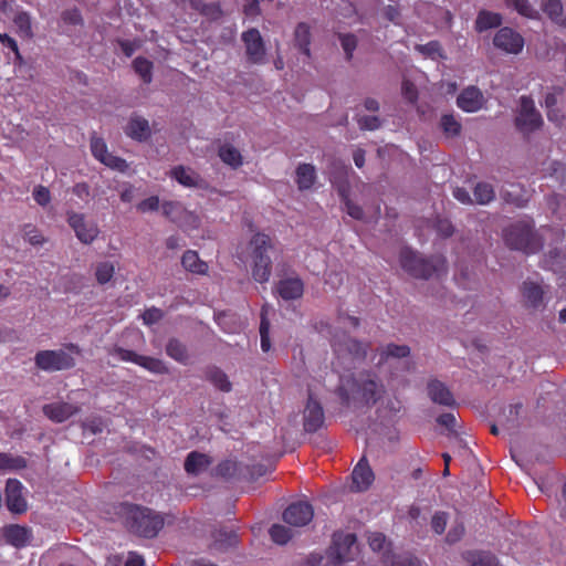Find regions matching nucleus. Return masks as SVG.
<instances>
[{
	"label": "nucleus",
	"mask_w": 566,
	"mask_h": 566,
	"mask_svg": "<svg viewBox=\"0 0 566 566\" xmlns=\"http://www.w3.org/2000/svg\"><path fill=\"white\" fill-rule=\"evenodd\" d=\"M333 347L338 354L347 352L354 358L361 359L366 356L368 346L354 338L343 335L342 337H334Z\"/></svg>",
	"instance_id": "nucleus-19"
},
{
	"label": "nucleus",
	"mask_w": 566,
	"mask_h": 566,
	"mask_svg": "<svg viewBox=\"0 0 566 566\" xmlns=\"http://www.w3.org/2000/svg\"><path fill=\"white\" fill-rule=\"evenodd\" d=\"M269 533L272 541L279 545L286 544L294 536V533L290 527L281 524L272 525Z\"/></svg>",
	"instance_id": "nucleus-44"
},
{
	"label": "nucleus",
	"mask_w": 566,
	"mask_h": 566,
	"mask_svg": "<svg viewBox=\"0 0 566 566\" xmlns=\"http://www.w3.org/2000/svg\"><path fill=\"white\" fill-rule=\"evenodd\" d=\"M368 544L374 552L381 553V560L385 566H420V562L416 557L391 553L389 543L381 533H370Z\"/></svg>",
	"instance_id": "nucleus-7"
},
{
	"label": "nucleus",
	"mask_w": 566,
	"mask_h": 566,
	"mask_svg": "<svg viewBox=\"0 0 566 566\" xmlns=\"http://www.w3.org/2000/svg\"><path fill=\"white\" fill-rule=\"evenodd\" d=\"M61 21L64 25L75 27L83 23V18L77 8H71L62 12Z\"/></svg>",
	"instance_id": "nucleus-51"
},
{
	"label": "nucleus",
	"mask_w": 566,
	"mask_h": 566,
	"mask_svg": "<svg viewBox=\"0 0 566 566\" xmlns=\"http://www.w3.org/2000/svg\"><path fill=\"white\" fill-rule=\"evenodd\" d=\"M67 222L74 230L76 238L84 244L92 243L99 233L97 224L87 220L83 213L67 212Z\"/></svg>",
	"instance_id": "nucleus-11"
},
{
	"label": "nucleus",
	"mask_w": 566,
	"mask_h": 566,
	"mask_svg": "<svg viewBox=\"0 0 566 566\" xmlns=\"http://www.w3.org/2000/svg\"><path fill=\"white\" fill-rule=\"evenodd\" d=\"M23 485L15 479H9L6 485V503L10 512L21 514L27 511V501L22 494Z\"/></svg>",
	"instance_id": "nucleus-14"
},
{
	"label": "nucleus",
	"mask_w": 566,
	"mask_h": 566,
	"mask_svg": "<svg viewBox=\"0 0 566 566\" xmlns=\"http://www.w3.org/2000/svg\"><path fill=\"white\" fill-rule=\"evenodd\" d=\"M14 25L21 33H28L31 29V18L27 12H18L14 17Z\"/></svg>",
	"instance_id": "nucleus-57"
},
{
	"label": "nucleus",
	"mask_w": 566,
	"mask_h": 566,
	"mask_svg": "<svg viewBox=\"0 0 566 566\" xmlns=\"http://www.w3.org/2000/svg\"><path fill=\"white\" fill-rule=\"evenodd\" d=\"M410 348L407 345L388 344L381 350V358L379 363H382L389 357L403 358L409 356Z\"/></svg>",
	"instance_id": "nucleus-46"
},
{
	"label": "nucleus",
	"mask_w": 566,
	"mask_h": 566,
	"mask_svg": "<svg viewBox=\"0 0 566 566\" xmlns=\"http://www.w3.org/2000/svg\"><path fill=\"white\" fill-rule=\"evenodd\" d=\"M102 164L118 171H125L128 168L126 160L112 154L106 156Z\"/></svg>",
	"instance_id": "nucleus-58"
},
{
	"label": "nucleus",
	"mask_w": 566,
	"mask_h": 566,
	"mask_svg": "<svg viewBox=\"0 0 566 566\" xmlns=\"http://www.w3.org/2000/svg\"><path fill=\"white\" fill-rule=\"evenodd\" d=\"M401 92L403 97L410 103H415L418 98L417 87L407 78L402 81Z\"/></svg>",
	"instance_id": "nucleus-59"
},
{
	"label": "nucleus",
	"mask_w": 566,
	"mask_h": 566,
	"mask_svg": "<svg viewBox=\"0 0 566 566\" xmlns=\"http://www.w3.org/2000/svg\"><path fill=\"white\" fill-rule=\"evenodd\" d=\"M91 150L93 156L101 163L111 153L107 150V146L102 138L92 137L91 139Z\"/></svg>",
	"instance_id": "nucleus-53"
},
{
	"label": "nucleus",
	"mask_w": 566,
	"mask_h": 566,
	"mask_svg": "<svg viewBox=\"0 0 566 566\" xmlns=\"http://www.w3.org/2000/svg\"><path fill=\"white\" fill-rule=\"evenodd\" d=\"M210 465L208 455L200 452H190L185 461V470L189 474L198 475L205 472Z\"/></svg>",
	"instance_id": "nucleus-25"
},
{
	"label": "nucleus",
	"mask_w": 566,
	"mask_h": 566,
	"mask_svg": "<svg viewBox=\"0 0 566 566\" xmlns=\"http://www.w3.org/2000/svg\"><path fill=\"white\" fill-rule=\"evenodd\" d=\"M42 411L51 421L61 423L76 415L80 408L65 401H56L44 405Z\"/></svg>",
	"instance_id": "nucleus-16"
},
{
	"label": "nucleus",
	"mask_w": 566,
	"mask_h": 566,
	"mask_svg": "<svg viewBox=\"0 0 566 566\" xmlns=\"http://www.w3.org/2000/svg\"><path fill=\"white\" fill-rule=\"evenodd\" d=\"M25 467L27 461L23 457L0 452V471L13 472L22 470Z\"/></svg>",
	"instance_id": "nucleus-36"
},
{
	"label": "nucleus",
	"mask_w": 566,
	"mask_h": 566,
	"mask_svg": "<svg viewBox=\"0 0 566 566\" xmlns=\"http://www.w3.org/2000/svg\"><path fill=\"white\" fill-rule=\"evenodd\" d=\"M505 242L511 249L535 253L542 243L528 223L517 222L505 230Z\"/></svg>",
	"instance_id": "nucleus-6"
},
{
	"label": "nucleus",
	"mask_w": 566,
	"mask_h": 566,
	"mask_svg": "<svg viewBox=\"0 0 566 566\" xmlns=\"http://www.w3.org/2000/svg\"><path fill=\"white\" fill-rule=\"evenodd\" d=\"M304 430L306 432L317 431L324 423V411L321 403L314 399L312 394L308 395V399L304 409Z\"/></svg>",
	"instance_id": "nucleus-15"
},
{
	"label": "nucleus",
	"mask_w": 566,
	"mask_h": 566,
	"mask_svg": "<svg viewBox=\"0 0 566 566\" xmlns=\"http://www.w3.org/2000/svg\"><path fill=\"white\" fill-rule=\"evenodd\" d=\"M436 230L439 235L448 238L453 233V226L447 219H438L436 222Z\"/></svg>",
	"instance_id": "nucleus-62"
},
{
	"label": "nucleus",
	"mask_w": 566,
	"mask_h": 566,
	"mask_svg": "<svg viewBox=\"0 0 566 566\" xmlns=\"http://www.w3.org/2000/svg\"><path fill=\"white\" fill-rule=\"evenodd\" d=\"M440 126L448 137H455L461 133V124L452 114H444L440 119Z\"/></svg>",
	"instance_id": "nucleus-43"
},
{
	"label": "nucleus",
	"mask_w": 566,
	"mask_h": 566,
	"mask_svg": "<svg viewBox=\"0 0 566 566\" xmlns=\"http://www.w3.org/2000/svg\"><path fill=\"white\" fill-rule=\"evenodd\" d=\"M358 554L356 545V535L353 533L336 532L333 535V542L328 549V556L333 564L342 565L354 560Z\"/></svg>",
	"instance_id": "nucleus-8"
},
{
	"label": "nucleus",
	"mask_w": 566,
	"mask_h": 566,
	"mask_svg": "<svg viewBox=\"0 0 566 566\" xmlns=\"http://www.w3.org/2000/svg\"><path fill=\"white\" fill-rule=\"evenodd\" d=\"M218 473L226 478H232L242 474L240 464L234 460H226L218 465Z\"/></svg>",
	"instance_id": "nucleus-50"
},
{
	"label": "nucleus",
	"mask_w": 566,
	"mask_h": 566,
	"mask_svg": "<svg viewBox=\"0 0 566 566\" xmlns=\"http://www.w3.org/2000/svg\"><path fill=\"white\" fill-rule=\"evenodd\" d=\"M399 262L401 268L416 279L428 280L433 276L440 277L448 271L444 256L432 255L429 259H424L409 248H403L400 251Z\"/></svg>",
	"instance_id": "nucleus-2"
},
{
	"label": "nucleus",
	"mask_w": 566,
	"mask_h": 566,
	"mask_svg": "<svg viewBox=\"0 0 566 566\" xmlns=\"http://www.w3.org/2000/svg\"><path fill=\"white\" fill-rule=\"evenodd\" d=\"M415 49L421 55L431 60L446 57L440 43L436 40L429 41L428 43L424 44H416Z\"/></svg>",
	"instance_id": "nucleus-41"
},
{
	"label": "nucleus",
	"mask_w": 566,
	"mask_h": 566,
	"mask_svg": "<svg viewBox=\"0 0 566 566\" xmlns=\"http://www.w3.org/2000/svg\"><path fill=\"white\" fill-rule=\"evenodd\" d=\"M207 379L221 391L229 392L231 390V382L228 376L217 367L207 369Z\"/></svg>",
	"instance_id": "nucleus-38"
},
{
	"label": "nucleus",
	"mask_w": 566,
	"mask_h": 566,
	"mask_svg": "<svg viewBox=\"0 0 566 566\" xmlns=\"http://www.w3.org/2000/svg\"><path fill=\"white\" fill-rule=\"evenodd\" d=\"M344 398L361 401L367 405L375 403L384 392V386L376 375L370 373H358L342 382Z\"/></svg>",
	"instance_id": "nucleus-3"
},
{
	"label": "nucleus",
	"mask_w": 566,
	"mask_h": 566,
	"mask_svg": "<svg viewBox=\"0 0 566 566\" xmlns=\"http://www.w3.org/2000/svg\"><path fill=\"white\" fill-rule=\"evenodd\" d=\"M316 179L315 167L311 164H301L296 169V184L300 190L310 189Z\"/></svg>",
	"instance_id": "nucleus-29"
},
{
	"label": "nucleus",
	"mask_w": 566,
	"mask_h": 566,
	"mask_svg": "<svg viewBox=\"0 0 566 566\" xmlns=\"http://www.w3.org/2000/svg\"><path fill=\"white\" fill-rule=\"evenodd\" d=\"M337 190L345 205L346 212L354 219L360 220L364 217L363 209L348 198V187L345 182L337 184Z\"/></svg>",
	"instance_id": "nucleus-34"
},
{
	"label": "nucleus",
	"mask_w": 566,
	"mask_h": 566,
	"mask_svg": "<svg viewBox=\"0 0 566 566\" xmlns=\"http://www.w3.org/2000/svg\"><path fill=\"white\" fill-rule=\"evenodd\" d=\"M166 353L170 358L181 364H186L189 358L186 345L176 338L168 340Z\"/></svg>",
	"instance_id": "nucleus-37"
},
{
	"label": "nucleus",
	"mask_w": 566,
	"mask_h": 566,
	"mask_svg": "<svg viewBox=\"0 0 566 566\" xmlns=\"http://www.w3.org/2000/svg\"><path fill=\"white\" fill-rule=\"evenodd\" d=\"M339 45L342 46L345 57L350 60L353 52L357 46V38H338Z\"/></svg>",
	"instance_id": "nucleus-60"
},
{
	"label": "nucleus",
	"mask_w": 566,
	"mask_h": 566,
	"mask_svg": "<svg viewBox=\"0 0 566 566\" xmlns=\"http://www.w3.org/2000/svg\"><path fill=\"white\" fill-rule=\"evenodd\" d=\"M516 128L523 134H530L543 125L541 113L536 109L534 101L528 96L520 98V108L515 118Z\"/></svg>",
	"instance_id": "nucleus-9"
},
{
	"label": "nucleus",
	"mask_w": 566,
	"mask_h": 566,
	"mask_svg": "<svg viewBox=\"0 0 566 566\" xmlns=\"http://www.w3.org/2000/svg\"><path fill=\"white\" fill-rule=\"evenodd\" d=\"M159 208V198L149 197L138 203L137 209L142 212L156 211Z\"/></svg>",
	"instance_id": "nucleus-63"
},
{
	"label": "nucleus",
	"mask_w": 566,
	"mask_h": 566,
	"mask_svg": "<svg viewBox=\"0 0 566 566\" xmlns=\"http://www.w3.org/2000/svg\"><path fill=\"white\" fill-rule=\"evenodd\" d=\"M276 291L283 300H295L303 295L304 284L300 277H286L279 282Z\"/></svg>",
	"instance_id": "nucleus-23"
},
{
	"label": "nucleus",
	"mask_w": 566,
	"mask_h": 566,
	"mask_svg": "<svg viewBox=\"0 0 566 566\" xmlns=\"http://www.w3.org/2000/svg\"><path fill=\"white\" fill-rule=\"evenodd\" d=\"M247 46V54L249 59L259 63L262 62L265 55V48L263 43V38H243Z\"/></svg>",
	"instance_id": "nucleus-32"
},
{
	"label": "nucleus",
	"mask_w": 566,
	"mask_h": 566,
	"mask_svg": "<svg viewBox=\"0 0 566 566\" xmlns=\"http://www.w3.org/2000/svg\"><path fill=\"white\" fill-rule=\"evenodd\" d=\"M213 545L218 549H227L238 544V535L233 530L220 527L213 534Z\"/></svg>",
	"instance_id": "nucleus-28"
},
{
	"label": "nucleus",
	"mask_w": 566,
	"mask_h": 566,
	"mask_svg": "<svg viewBox=\"0 0 566 566\" xmlns=\"http://www.w3.org/2000/svg\"><path fill=\"white\" fill-rule=\"evenodd\" d=\"M112 355L123 361L134 363L154 374L161 375L168 373V368L165 363L158 358L143 356L122 347H115L112 352Z\"/></svg>",
	"instance_id": "nucleus-10"
},
{
	"label": "nucleus",
	"mask_w": 566,
	"mask_h": 566,
	"mask_svg": "<svg viewBox=\"0 0 566 566\" xmlns=\"http://www.w3.org/2000/svg\"><path fill=\"white\" fill-rule=\"evenodd\" d=\"M81 349L75 344H67L60 349L40 350L34 356L35 366L45 373H56L72 369L76 365L75 356Z\"/></svg>",
	"instance_id": "nucleus-4"
},
{
	"label": "nucleus",
	"mask_w": 566,
	"mask_h": 566,
	"mask_svg": "<svg viewBox=\"0 0 566 566\" xmlns=\"http://www.w3.org/2000/svg\"><path fill=\"white\" fill-rule=\"evenodd\" d=\"M252 258V276L256 282L265 283L271 275V255L272 243L264 233H256L250 242Z\"/></svg>",
	"instance_id": "nucleus-5"
},
{
	"label": "nucleus",
	"mask_w": 566,
	"mask_h": 566,
	"mask_svg": "<svg viewBox=\"0 0 566 566\" xmlns=\"http://www.w3.org/2000/svg\"><path fill=\"white\" fill-rule=\"evenodd\" d=\"M169 176L186 188L208 189V182L192 168L182 165L174 167Z\"/></svg>",
	"instance_id": "nucleus-13"
},
{
	"label": "nucleus",
	"mask_w": 566,
	"mask_h": 566,
	"mask_svg": "<svg viewBox=\"0 0 566 566\" xmlns=\"http://www.w3.org/2000/svg\"><path fill=\"white\" fill-rule=\"evenodd\" d=\"M473 203L488 205L495 198V191L492 185L488 182H479L473 190Z\"/></svg>",
	"instance_id": "nucleus-39"
},
{
	"label": "nucleus",
	"mask_w": 566,
	"mask_h": 566,
	"mask_svg": "<svg viewBox=\"0 0 566 566\" xmlns=\"http://www.w3.org/2000/svg\"><path fill=\"white\" fill-rule=\"evenodd\" d=\"M115 266L109 261H104L97 264L95 275L99 284H105L111 281L114 275Z\"/></svg>",
	"instance_id": "nucleus-49"
},
{
	"label": "nucleus",
	"mask_w": 566,
	"mask_h": 566,
	"mask_svg": "<svg viewBox=\"0 0 566 566\" xmlns=\"http://www.w3.org/2000/svg\"><path fill=\"white\" fill-rule=\"evenodd\" d=\"M32 196L35 202L42 207L48 206L51 201L50 190L41 185L34 187Z\"/></svg>",
	"instance_id": "nucleus-55"
},
{
	"label": "nucleus",
	"mask_w": 566,
	"mask_h": 566,
	"mask_svg": "<svg viewBox=\"0 0 566 566\" xmlns=\"http://www.w3.org/2000/svg\"><path fill=\"white\" fill-rule=\"evenodd\" d=\"M502 17L499 13L481 11L476 18L475 28L478 32H485L500 27Z\"/></svg>",
	"instance_id": "nucleus-31"
},
{
	"label": "nucleus",
	"mask_w": 566,
	"mask_h": 566,
	"mask_svg": "<svg viewBox=\"0 0 566 566\" xmlns=\"http://www.w3.org/2000/svg\"><path fill=\"white\" fill-rule=\"evenodd\" d=\"M314 516V511L307 502H295L289 505L283 512V521L293 527L307 525Z\"/></svg>",
	"instance_id": "nucleus-12"
},
{
	"label": "nucleus",
	"mask_w": 566,
	"mask_h": 566,
	"mask_svg": "<svg viewBox=\"0 0 566 566\" xmlns=\"http://www.w3.org/2000/svg\"><path fill=\"white\" fill-rule=\"evenodd\" d=\"M447 526V514L437 512L431 520V527L437 534H442Z\"/></svg>",
	"instance_id": "nucleus-61"
},
{
	"label": "nucleus",
	"mask_w": 566,
	"mask_h": 566,
	"mask_svg": "<svg viewBox=\"0 0 566 566\" xmlns=\"http://www.w3.org/2000/svg\"><path fill=\"white\" fill-rule=\"evenodd\" d=\"M135 72L139 75L145 84L153 81V63L144 57H136L133 62Z\"/></svg>",
	"instance_id": "nucleus-42"
},
{
	"label": "nucleus",
	"mask_w": 566,
	"mask_h": 566,
	"mask_svg": "<svg viewBox=\"0 0 566 566\" xmlns=\"http://www.w3.org/2000/svg\"><path fill=\"white\" fill-rule=\"evenodd\" d=\"M190 6L211 20H217L222 14L219 3L216 2L203 3L201 0H190Z\"/></svg>",
	"instance_id": "nucleus-40"
},
{
	"label": "nucleus",
	"mask_w": 566,
	"mask_h": 566,
	"mask_svg": "<svg viewBox=\"0 0 566 566\" xmlns=\"http://www.w3.org/2000/svg\"><path fill=\"white\" fill-rule=\"evenodd\" d=\"M118 514L130 532L143 537H155L164 526L163 517L147 507L123 503Z\"/></svg>",
	"instance_id": "nucleus-1"
},
{
	"label": "nucleus",
	"mask_w": 566,
	"mask_h": 566,
	"mask_svg": "<svg viewBox=\"0 0 566 566\" xmlns=\"http://www.w3.org/2000/svg\"><path fill=\"white\" fill-rule=\"evenodd\" d=\"M543 287L532 281H526L523 283V296L533 308H538L543 305Z\"/></svg>",
	"instance_id": "nucleus-26"
},
{
	"label": "nucleus",
	"mask_w": 566,
	"mask_h": 566,
	"mask_svg": "<svg viewBox=\"0 0 566 566\" xmlns=\"http://www.w3.org/2000/svg\"><path fill=\"white\" fill-rule=\"evenodd\" d=\"M161 210L165 217L174 222H180L181 216L186 213L185 209L179 202L165 201L161 205Z\"/></svg>",
	"instance_id": "nucleus-48"
},
{
	"label": "nucleus",
	"mask_w": 566,
	"mask_h": 566,
	"mask_svg": "<svg viewBox=\"0 0 566 566\" xmlns=\"http://www.w3.org/2000/svg\"><path fill=\"white\" fill-rule=\"evenodd\" d=\"M464 558L470 566H499L496 557L489 552H468L465 553Z\"/></svg>",
	"instance_id": "nucleus-30"
},
{
	"label": "nucleus",
	"mask_w": 566,
	"mask_h": 566,
	"mask_svg": "<svg viewBox=\"0 0 566 566\" xmlns=\"http://www.w3.org/2000/svg\"><path fill=\"white\" fill-rule=\"evenodd\" d=\"M520 192V187L512 185L511 190H504L502 196L506 202L513 203L517 207H523L526 203L527 199L522 197Z\"/></svg>",
	"instance_id": "nucleus-52"
},
{
	"label": "nucleus",
	"mask_w": 566,
	"mask_h": 566,
	"mask_svg": "<svg viewBox=\"0 0 566 566\" xmlns=\"http://www.w3.org/2000/svg\"><path fill=\"white\" fill-rule=\"evenodd\" d=\"M142 317L146 325H151V324H155L158 321H160V318L163 317V313L160 310L153 307V308L146 310L143 313Z\"/></svg>",
	"instance_id": "nucleus-64"
},
{
	"label": "nucleus",
	"mask_w": 566,
	"mask_h": 566,
	"mask_svg": "<svg viewBox=\"0 0 566 566\" xmlns=\"http://www.w3.org/2000/svg\"><path fill=\"white\" fill-rule=\"evenodd\" d=\"M564 88L559 86L553 87L552 92L547 93L545 97V107L547 109V118L556 123L560 127L566 128V116L559 115L556 108L558 103L563 102Z\"/></svg>",
	"instance_id": "nucleus-18"
},
{
	"label": "nucleus",
	"mask_w": 566,
	"mask_h": 566,
	"mask_svg": "<svg viewBox=\"0 0 566 566\" xmlns=\"http://www.w3.org/2000/svg\"><path fill=\"white\" fill-rule=\"evenodd\" d=\"M3 536L10 545L14 547H23L30 541V531L20 525H9L3 530Z\"/></svg>",
	"instance_id": "nucleus-24"
},
{
	"label": "nucleus",
	"mask_w": 566,
	"mask_h": 566,
	"mask_svg": "<svg viewBox=\"0 0 566 566\" xmlns=\"http://www.w3.org/2000/svg\"><path fill=\"white\" fill-rule=\"evenodd\" d=\"M218 156L223 164L233 169L239 168L243 164L240 150L230 144L221 145L218 149Z\"/></svg>",
	"instance_id": "nucleus-27"
},
{
	"label": "nucleus",
	"mask_w": 566,
	"mask_h": 566,
	"mask_svg": "<svg viewBox=\"0 0 566 566\" xmlns=\"http://www.w3.org/2000/svg\"><path fill=\"white\" fill-rule=\"evenodd\" d=\"M22 232H23V238L33 245L41 244L43 242V237L31 224H25L22 229Z\"/></svg>",
	"instance_id": "nucleus-56"
},
{
	"label": "nucleus",
	"mask_w": 566,
	"mask_h": 566,
	"mask_svg": "<svg viewBox=\"0 0 566 566\" xmlns=\"http://www.w3.org/2000/svg\"><path fill=\"white\" fill-rule=\"evenodd\" d=\"M427 392L430 400L437 405L444 407H453L455 405L452 392L440 380H430L427 385Z\"/></svg>",
	"instance_id": "nucleus-20"
},
{
	"label": "nucleus",
	"mask_w": 566,
	"mask_h": 566,
	"mask_svg": "<svg viewBox=\"0 0 566 566\" xmlns=\"http://www.w3.org/2000/svg\"><path fill=\"white\" fill-rule=\"evenodd\" d=\"M268 308L263 307L261 312V323H260V337H261V348L264 353H268L271 349V340H270V322L266 318Z\"/></svg>",
	"instance_id": "nucleus-47"
},
{
	"label": "nucleus",
	"mask_w": 566,
	"mask_h": 566,
	"mask_svg": "<svg viewBox=\"0 0 566 566\" xmlns=\"http://www.w3.org/2000/svg\"><path fill=\"white\" fill-rule=\"evenodd\" d=\"M457 104L462 111L474 113L483 107L484 96L476 86H469L458 96Z\"/></svg>",
	"instance_id": "nucleus-17"
},
{
	"label": "nucleus",
	"mask_w": 566,
	"mask_h": 566,
	"mask_svg": "<svg viewBox=\"0 0 566 566\" xmlns=\"http://www.w3.org/2000/svg\"><path fill=\"white\" fill-rule=\"evenodd\" d=\"M125 132L127 136L138 142L148 139L151 134L149 122L138 115H134L129 118Z\"/></svg>",
	"instance_id": "nucleus-22"
},
{
	"label": "nucleus",
	"mask_w": 566,
	"mask_h": 566,
	"mask_svg": "<svg viewBox=\"0 0 566 566\" xmlns=\"http://www.w3.org/2000/svg\"><path fill=\"white\" fill-rule=\"evenodd\" d=\"M358 127L361 130H377L381 127L382 120L378 116H360L357 118Z\"/></svg>",
	"instance_id": "nucleus-54"
},
{
	"label": "nucleus",
	"mask_w": 566,
	"mask_h": 566,
	"mask_svg": "<svg viewBox=\"0 0 566 566\" xmlns=\"http://www.w3.org/2000/svg\"><path fill=\"white\" fill-rule=\"evenodd\" d=\"M352 479L353 488L356 491H365L371 485L374 481V473L365 458H363L354 468Z\"/></svg>",
	"instance_id": "nucleus-21"
},
{
	"label": "nucleus",
	"mask_w": 566,
	"mask_h": 566,
	"mask_svg": "<svg viewBox=\"0 0 566 566\" xmlns=\"http://www.w3.org/2000/svg\"><path fill=\"white\" fill-rule=\"evenodd\" d=\"M181 263L184 268L192 273L203 274L208 270L207 263L201 261L195 251H187L184 253Z\"/></svg>",
	"instance_id": "nucleus-35"
},
{
	"label": "nucleus",
	"mask_w": 566,
	"mask_h": 566,
	"mask_svg": "<svg viewBox=\"0 0 566 566\" xmlns=\"http://www.w3.org/2000/svg\"><path fill=\"white\" fill-rule=\"evenodd\" d=\"M544 12L556 23H563V6L559 0H544Z\"/></svg>",
	"instance_id": "nucleus-45"
},
{
	"label": "nucleus",
	"mask_w": 566,
	"mask_h": 566,
	"mask_svg": "<svg viewBox=\"0 0 566 566\" xmlns=\"http://www.w3.org/2000/svg\"><path fill=\"white\" fill-rule=\"evenodd\" d=\"M496 49L511 54H517L524 46V38H493Z\"/></svg>",
	"instance_id": "nucleus-33"
}]
</instances>
